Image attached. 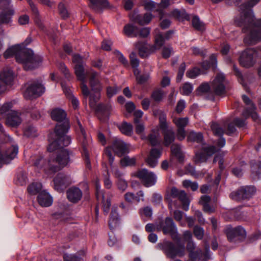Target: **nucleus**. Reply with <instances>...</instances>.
I'll use <instances>...</instances> for the list:
<instances>
[{
	"label": "nucleus",
	"mask_w": 261,
	"mask_h": 261,
	"mask_svg": "<svg viewBox=\"0 0 261 261\" xmlns=\"http://www.w3.org/2000/svg\"><path fill=\"white\" fill-rule=\"evenodd\" d=\"M72 61L75 64V74L77 80L81 82V87L83 94L86 97L90 96V107L95 109L97 117L100 120H105L110 115L112 107L109 104H99L96 106V102L100 98L99 91L101 89L100 83L97 79V73L93 71L85 72L82 65L83 58L79 55H74Z\"/></svg>",
	"instance_id": "nucleus-1"
},
{
	"label": "nucleus",
	"mask_w": 261,
	"mask_h": 261,
	"mask_svg": "<svg viewBox=\"0 0 261 261\" xmlns=\"http://www.w3.org/2000/svg\"><path fill=\"white\" fill-rule=\"evenodd\" d=\"M259 0H251L241 6L242 16L239 20L236 19L237 25L243 27V31L247 33L244 42L248 45L254 44L261 40V19L255 20L251 8Z\"/></svg>",
	"instance_id": "nucleus-2"
},
{
	"label": "nucleus",
	"mask_w": 261,
	"mask_h": 261,
	"mask_svg": "<svg viewBox=\"0 0 261 261\" xmlns=\"http://www.w3.org/2000/svg\"><path fill=\"white\" fill-rule=\"evenodd\" d=\"M4 56L6 59L15 56L16 61L21 63L25 70L37 67L42 61L41 57L34 55L32 50L20 45H15L9 48L4 53Z\"/></svg>",
	"instance_id": "nucleus-3"
},
{
	"label": "nucleus",
	"mask_w": 261,
	"mask_h": 261,
	"mask_svg": "<svg viewBox=\"0 0 261 261\" xmlns=\"http://www.w3.org/2000/svg\"><path fill=\"white\" fill-rule=\"evenodd\" d=\"M52 161L49 162L47 168L55 173L60 171L69 162V153L64 148H48Z\"/></svg>",
	"instance_id": "nucleus-4"
},
{
	"label": "nucleus",
	"mask_w": 261,
	"mask_h": 261,
	"mask_svg": "<svg viewBox=\"0 0 261 261\" xmlns=\"http://www.w3.org/2000/svg\"><path fill=\"white\" fill-rule=\"evenodd\" d=\"M69 128V122L67 121H65L63 125H56L55 132L48 136L49 147H67L69 145L71 139L66 135Z\"/></svg>",
	"instance_id": "nucleus-5"
},
{
	"label": "nucleus",
	"mask_w": 261,
	"mask_h": 261,
	"mask_svg": "<svg viewBox=\"0 0 261 261\" xmlns=\"http://www.w3.org/2000/svg\"><path fill=\"white\" fill-rule=\"evenodd\" d=\"M242 99L244 103L248 106V108L242 114V116L245 119L236 118L232 123L229 124L226 131V133L228 135H231L236 132V128L234 125L239 127L244 126L245 125V119L249 116H250L254 121H256L258 120V117L255 112V108L250 99L246 95H243Z\"/></svg>",
	"instance_id": "nucleus-6"
},
{
	"label": "nucleus",
	"mask_w": 261,
	"mask_h": 261,
	"mask_svg": "<svg viewBox=\"0 0 261 261\" xmlns=\"http://www.w3.org/2000/svg\"><path fill=\"white\" fill-rule=\"evenodd\" d=\"M213 155H215L214 162L218 161L220 169L223 170L224 168L223 166L224 153L220 150V148H201L196 152L195 162L197 164L204 162Z\"/></svg>",
	"instance_id": "nucleus-7"
},
{
	"label": "nucleus",
	"mask_w": 261,
	"mask_h": 261,
	"mask_svg": "<svg viewBox=\"0 0 261 261\" xmlns=\"http://www.w3.org/2000/svg\"><path fill=\"white\" fill-rule=\"evenodd\" d=\"M172 34V32L169 31L165 35V36L160 34L156 35L154 46H150L146 43L138 42L136 44V47L138 49L140 57L142 58L146 57L155 49H159L164 44L165 39H169L170 35Z\"/></svg>",
	"instance_id": "nucleus-8"
},
{
	"label": "nucleus",
	"mask_w": 261,
	"mask_h": 261,
	"mask_svg": "<svg viewBox=\"0 0 261 261\" xmlns=\"http://www.w3.org/2000/svg\"><path fill=\"white\" fill-rule=\"evenodd\" d=\"M226 81L224 75L222 73L218 74L212 82L211 87L207 83L201 84L197 89L198 94L206 93L211 88L217 95L223 94L225 92Z\"/></svg>",
	"instance_id": "nucleus-9"
},
{
	"label": "nucleus",
	"mask_w": 261,
	"mask_h": 261,
	"mask_svg": "<svg viewBox=\"0 0 261 261\" xmlns=\"http://www.w3.org/2000/svg\"><path fill=\"white\" fill-rule=\"evenodd\" d=\"M157 247L163 250L167 257L174 258L176 256L182 257L185 254L184 244H178L175 246L173 243L169 241H164L159 243Z\"/></svg>",
	"instance_id": "nucleus-10"
},
{
	"label": "nucleus",
	"mask_w": 261,
	"mask_h": 261,
	"mask_svg": "<svg viewBox=\"0 0 261 261\" xmlns=\"http://www.w3.org/2000/svg\"><path fill=\"white\" fill-rule=\"evenodd\" d=\"M12 102H6L0 107V115L8 113L6 123L7 125L16 127L22 122L21 114L17 111H10L12 108Z\"/></svg>",
	"instance_id": "nucleus-11"
},
{
	"label": "nucleus",
	"mask_w": 261,
	"mask_h": 261,
	"mask_svg": "<svg viewBox=\"0 0 261 261\" xmlns=\"http://www.w3.org/2000/svg\"><path fill=\"white\" fill-rule=\"evenodd\" d=\"M154 115H159L160 120V127L163 131L164 135L163 144L165 146H168L174 140L175 135L172 129L168 128L166 122V115L160 111H155Z\"/></svg>",
	"instance_id": "nucleus-12"
},
{
	"label": "nucleus",
	"mask_w": 261,
	"mask_h": 261,
	"mask_svg": "<svg viewBox=\"0 0 261 261\" xmlns=\"http://www.w3.org/2000/svg\"><path fill=\"white\" fill-rule=\"evenodd\" d=\"M195 248V245L193 241H188L187 249L189 252V261H195L197 259H201L203 257L205 261L210 258V249L208 245L205 247L206 252L204 254L202 253L201 249L194 251Z\"/></svg>",
	"instance_id": "nucleus-13"
},
{
	"label": "nucleus",
	"mask_w": 261,
	"mask_h": 261,
	"mask_svg": "<svg viewBox=\"0 0 261 261\" xmlns=\"http://www.w3.org/2000/svg\"><path fill=\"white\" fill-rule=\"evenodd\" d=\"M255 192V189L254 187H242L237 191L231 192L230 197L234 200L241 201L250 198L254 194Z\"/></svg>",
	"instance_id": "nucleus-14"
},
{
	"label": "nucleus",
	"mask_w": 261,
	"mask_h": 261,
	"mask_svg": "<svg viewBox=\"0 0 261 261\" xmlns=\"http://www.w3.org/2000/svg\"><path fill=\"white\" fill-rule=\"evenodd\" d=\"M211 63L207 62H204L202 63V70L199 69L197 67H194L188 70L186 73V76L190 79H195L199 75L205 73L204 70L207 69L211 66L215 67L217 63L216 56L215 55H212L210 57Z\"/></svg>",
	"instance_id": "nucleus-15"
},
{
	"label": "nucleus",
	"mask_w": 261,
	"mask_h": 261,
	"mask_svg": "<svg viewBox=\"0 0 261 261\" xmlns=\"http://www.w3.org/2000/svg\"><path fill=\"white\" fill-rule=\"evenodd\" d=\"M136 176L140 180L141 183L146 187L153 186L156 181L155 175L146 169L138 170L136 173Z\"/></svg>",
	"instance_id": "nucleus-16"
},
{
	"label": "nucleus",
	"mask_w": 261,
	"mask_h": 261,
	"mask_svg": "<svg viewBox=\"0 0 261 261\" xmlns=\"http://www.w3.org/2000/svg\"><path fill=\"white\" fill-rule=\"evenodd\" d=\"M225 233L228 240L232 242H236L237 240H243L246 236L245 230L240 226L234 228L228 226L225 229Z\"/></svg>",
	"instance_id": "nucleus-17"
},
{
	"label": "nucleus",
	"mask_w": 261,
	"mask_h": 261,
	"mask_svg": "<svg viewBox=\"0 0 261 261\" xmlns=\"http://www.w3.org/2000/svg\"><path fill=\"white\" fill-rule=\"evenodd\" d=\"M164 234H169L174 240H179L176 226L171 218L167 217L160 226Z\"/></svg>",
	"instance_id": "nucleus-18"
},
{
	"label": "nucleus",
	"mask_w": 261,
	"mask_h": 261,
	"mask_svg": "<svg viewBox=\"0 0 261 261\" xmlns=\"http://www.w3.org/2000/svg\"><path fill=\"white\" fill-rule=\"evenodd\" d=\"M45 90L43 86L39 82L30 84L24 92V97L26 99H31L40 96Z\"/></svg>",
	"instance_id": "nucleus-19"
},
{
	"label": "nucleus",
	"mask_w": 261,
	"mask_h": 261,
	"mask_svg": "<svg viewBox=\"0 0 261 261\" xmlns=\"http://www.w3.org/2000/svg\"><path fill=\"white\" fill-rule=\"evenodd\" d=\"M18 148H0V168L9 164L17 155Z\"/></svg>",
	"instance_id": "nucleus-20"
},
{
	"label": "nucleus",
	"mask_w": 261,
	"mask_h": 261,
	"mask_svg": "<svg viewBox=\"0 0 261 261\" xmlns=\"http://www.w3.org/2000/svg\"><path fill=\"white\" fill-rule=\"evenodd\" d=\"M257 56V53L253 49H247L243 51L240 58V64L245 67H249L252 66Z\"/></svg>",
	"instance_id": "nucleus-21"
},
{
	"label": "nucleus",
	"mask_w": 261,
	"mask_h": 261,
	"mask_svg": "<svg viewBox=\"0 0 261 261\" xmlns=\"http://www.w3.org/2000/svg\"><path fill=\"white\" fill-rule=\"evenodd\" d=\"M71 183V180L68 175L60 173L54 179V189L58 192H62Z\"/></svg>",
	"instance_id": "nucleus-22"
},
{
	"label": "nucleus",
	"mask_w": 261,
	"mask_h": 261,
	"mask_svg": "<svg viewBox=\"0 0 261 261\" xmlns=\"http://www.w3.org/2000/svg\"><path fill=\"white\" fill-rule=\"evenodd\" d=\"M123 31L124 34L128 36H139L141 37H147L150 32V30L148 28H144L142 29L141 30H139L137 28L131 24L126 25L124 27Z\"/></svg>",
	"instance_id": "nucleus-23"
},
{
	"label": "nucleus",
	"mask_w": 261,
	"mask_h": 261,
	"mask_svg": "<svg viewBox=\"0 0 261 261\" xmlns=\"http://www.w3.org/2000/svg\"><path fill=\"white\" fill-rule=\"evenodd\" d=\"M162 153V148H152L145 160L146 163L150 167H155Z\"/></svg>",
	"instance_id": "nucleus-24"
},
{
	"label": "nucleus",
	"mask_w": 261,
	"mask_h": 261,
	"mask_svg": "<svg viewBox=\"0 0 261 261\" xmlns=\"http://www.w3.org/2000/svg\"><path fill=\"white\" fill-rule=\"evenodd\" d=\"M50 161H52V156L50 153L47 161L42 156H40L34 162V165L37 168L43 169L46 174L49 175L53 174L55 173V172H52L49 168H47V165L49 164L48 163Z\"/></svg>",
	"instance_id": "nucleus-25"
},
{
	"label": "nucleus",
	"mask_w": 261,
	"mask_h": 261,
	"mask_svg": "<svg viewBox=\"0 0 261 261\" xmlns=\"http://www.w3.org/2000/svg\"><path fill=\"white\" fill-rule=\"evenodd\" d=\"M95 186L97 199L98 200H101L103 205V211L107 214L111 206V201L108 199H107L106 201H105L104 194L103 191L100 189V186L98 180H97L95 181Z\"/></svg>",
	"instance_id": "nucleus-26"
},
{
	"label": "nucleus",
	"mask_w": 261,
	"mask_h": 261,
	"mask_svg": "<svg viewBox=\"0 0 261 261\" xmlns=\"http://www.w3.org/2000/svg\"><path fill=\"white\" fill-rule=\"evenodd\" d=\"M111 149H113V151L118 156H123L129 152L128 148H107L105 150V154L108 158L111 164L114 161V157Z\"/></svg>",
	"instance_id": "nucleus-27"
},
{
	"label": "nucleus",
	"mask_w": 261,
	"mask_h": 261,
	"mask_svg": "<svg viewBox=\"0 0 261 261\" xmlns=\"http://www.w3.org/2000/svg\"><path fill=\"white\" fill-rule=\"evenodd\" d=\"M82 195L83 193L79 188L73 187L67 191V198L73 203H76L80 200Z\"/></svg>",
	"instance_id": "nucleus-28"
},
{
	"label": "nucleus",
	"mask_w": 261,
	"mask_h": 261,
	"mask_svg": "<svg viewBox=\"0 0 261 261\" xmlns=\"http://www.w3.org/2000/svg\"><path fill=\"white\" fill-rule=\"evenodd\" d=\"M51 118L58 122L57 125H63L65 121L68 122L66 119V114L64 111L60 109H55L51 113Z\"/></svg>",
	"instance_id": "nucleus-29"
},
{
	"label": "nucleus",
	"mask_w": 261,
	"mask_h": 261,
	"mask_svg": "<svg viewBox=\"0 0 261 261\" xmlns=\"http://www.w3.org/2000/svg\"><path fill=\"white\" fill-rule=\"evenodd\" d=\"M130 19L140 25L147 24L151 21L152 15L149 13H147L144 15H138L134 13L130 16Z\"/></svg>",
	"instance_id": "nucleus-30"
},
{
	"label": "nucleus",
	"mask_w": 261,
	"mask_h": 261,
	"mask_svg": "<svg viewBox=\"0 0 261 261\" xmlns=\"http://www.w3.org/2000/svg\"><path fill=\"white\" fill-rule=\"evenodd\" d=\"M13 79L14 74L13 71L10 69H5L0 73V80L5 85L6 87L7 85H11Z\"/></svg>",
	"instance_id": "nucleus-31"
},
{
	"label": "nucleus",
	"mask_w": 261,
	"mask_h": 261,
	"mask_svg": "<svg viewBox=\"0 0 261 261\" xmlns=\"http://www.w3.org/2000/svg\"><path fill=\"white\" fill-rule=\"evenodd\" d=\"M38 201L41 206L48 207L51 205L53 199L48 193L43 191L38 195Z\"/></svg>",
	"instance_id": "nucleus-32"
},
{
	"label": "nucleus",
	"mask_w": 261,
	"mask_h": 261,
	"mask_svg": "<svg viewBox=\"0 0 261 261\" xmlns=\"http://www.w3.org/2000/svg\"><path fill=\"white\" fill-rule=\"evenodd\" d=\"M171 161H177L179 164H183L185 160V155L180 148H172L170 156Z\"/></svg>",
	"instance_id": "nucleus-33"
},
{
	"label": "nucleus",
	"mask_w": 261,
	"mask_h": 261,
	"mask_svg": "<svg viewBox=\"0 0 261 261\" xmlns=\"http://www.w3.org/2000/svg\"><path fill=\"white\" fill-rule=\"evenodd\" d=\"M119 221L120 218L117 210L116 208H113L109 221V225L110 229H113L118 226Z\"/></svg>",
	"instance_id": "nucleus-34"
},
{
	"label": "nucleus",
	"mask_w": 261,
	"mask_h": 261,
	"mask_svg": "<svg viewBox=\"0 0 261 261\" xmlns=\"http://www.w3.org/2000/svg\"><path fill=\"white\" fill-rule=\"evenodd\" d=\"M61 86L65 94L70 99L73 109H77L79 107V102L76 98L72 96L70 89L67 87L63 83H61Z\"/></svg>",
	"instance_id": "nucleus-35"
},
{
	"label": "nucleus",
	"mask_w": 261,
	"mask_h": 261,
	"mask_svg": "<svg viewBox=\"0 0 261 261\" xmlns=\"http://www.w3.org/2000/svg\"><path fill=\"white\" fill-rule=\"evenodd\" d=\"M180 193V191H179L177 188L173 187L171 190L170 192V196L169 197H166V199L168 201V207L170 211V213H171L172 211H173V205H174L175 207H177V206L176 205V204L174 203V201L171 199V197L173 198H178L179 194Z\"/></svg>",
	"instance_id": "nucleus-36"
},
{
	"label": "nucleus",
	"mask_w": 261,
	"mask_h": 261,
	"mask_svg": "<svg viewBox=\"0 0 261 261\" xmlns=\"http://www.w3.org/2000/svg\"><path fill=\"white\" fill-rule=\"evenodd\" d=\"M14 14V10L11 8L4 10L0 14V22L8 23L11 21L12 17Z\"/></svg>",
	"instance_id": "nucleus-37"
},
{
	"label": "nucleus",
	"mask_w": 261,
	"mask_h": 261,
	"mask_svg": "<svg viewBox=\"0 0 261 261\" xmlns=\"http://www.w3.org/2000/svg\"><path fill=\"white\" fill-rule=\"evenodd\" d=\"M90 7L95 11H99L108 6L107 0H89Z\"/></svg>",
	"instance_id": "nucleus-38"
},
{
	"label": "nucleus",
	"mask_w": 261,
	"mask_h": 261,
	"mask_svg": "<svg viewBox=\"0 0 261 261\" xmlns=\"http://www.w3.org/2000/svg\"><path fill=\"white\" fill-rule=\"evenodd\" d=\"M211 197L207 195H203L201 197L199 203L203 206V211L206 213H212L214 208L209 205Z\"/></svg>",
	"instance_id": "nucleus-39"
},
{
	"label": "nucleus",
	"mask_w": 261,
	"mask_h": 261,
	"mask_svg": "<svg viewBox=\"0 0 261 261\" xmlns=\"http://www.w3.org/2000/svg\"><path fill=\"white\" fill-rule=\"evenodd\" d=\"M159 15L161 21L160 24L161 28L166 29L169 27L171 23V21L169 19L170 18L169 14L165 13L162 11L159 13Z\"/></svg>",
	"instance_id": "nucleus-40"
},
{
	"label": "nucleus",
	"mask_w": 261,
	"mask_h": 261,
	"mask_svg": "<svg viewBox=\"0 0 261 261\" xmlns=\"http://www.w3.org/2000/svg\"><path fill=\"white\" fill-rule=\"evenodd\" d=\"M251 169L252 173L258 178H261V162H251Z\"/></svg>",
	"instance_id": "nucleus-41"
},
{
	"label": "nucleus",
	"mask_w": 261,
	"mask_h": 261,
	"mask_svg": "<svg viewBox=\"0 0 261 261\" xmlns=\"http://www.w3.org/2000/svg\"><path fill=\"white\" fill-rule=\"evenodd\" d=\"M169 14L170 17H173L178 20H183L188 18L187 15L185 11H179L177 9H175Z\"/></svg>",
	"instance_id": "nucleus-42"
},
{
	"label": "nucleus",
	"mask_w": 261,
	"mask_h": 261,
	"mask_svg": "<svg viewBox=\"0 0 261 261\" xmlns=\"http://www.w3.org/2000/svg\"><path fill=\"white\" fill-rule=\"evenodd\" d=\"M148 140L152 146L160 144L161 138L158 132H152L148 136Z\"/></svg>",
	"instance_id": "nucleus-43"
},
{
	"label": "nucleus",
	"mask_w": 261,
	"mask_h": 261,
	"mask_svg": "<svg viewBox=\"0 0 261 261\" xmlns=\"http://www.w3.org/2000/svg\"><path fill=\"white\" fill-rule=\"evenodd\" d=\"M182 204V208L185 211H188L189 206V200L187 197L186 193L184 191H180V193L178 197Z\"/></svg>",
	"instance_id": "nucleus-44"
},
{
	"label": "nucleus",
	"mask_w": 261,
	"mask_h": 261,
	"mask_svg": "<svg viewBox=\"0 0 261 261\" xmlns=\"http://www.w3.org/2000/svg\"><path fill=\"white\" fill-rule=\"evenodd\" d=\"M119 129L123 134L130 136L133 133V126L130 123L123 122L120 126Z\"/></svg>",
	"instance_id": "nucleus-45"
},
{
	"label": "nucleus",
	"mask_w": 261,
	"mask_h": 261,
	"mask_svg": "<svg viewBox=\"0 0 261 261\" xmlns=\"http://www.w3.org/2000/svg\"><path fill=\"white\" fill-rule=\"evenodd\" d=\"M42 188L40 182H34L31 184L28 188V192L32 195H35L39 192Z\"/></svg>",
	"instance_id": "nucleus-46"
},
{
	"label": "nucleus",
	"mask_w": 261,
	"mask_h": 261,
	"mask_svg": "<svg viewBox=\"0 0 261 261\" xmlns=\"http://www.w3.org/2000/svg\"><path fill=\"white\" fill-rule=\"evenodd\" d=\"M203 139L202 135L200 133H195L194 132H190L188 136V140L189 141L196 142L200 143Z\"/></svg>",
	"instance_id": "nucleus-47"
},
{
	"label": "nucleus",
	"mask_w": 261,
	"mask_h": 261,
	"mask_svg": "<svg viewBox=\"0 0 261 261\" xmlns=\"http://www.w3.org/2000/svg\"><path fill=\"white\" fill-rule=\"evenodd\" d=\"M134 73L135 75L136 76V80L138 83L143 84L146 81H147L149 78V74H145L142 75L139 74V71L138 69H134Z\"/></svg>",
	"instance_id": "nucleus-48"
},
{
	"label": "nucleus",
	"mask_w": 261,
	"mask_h": 261,
	"mask_svg": "<svg viewBox=\"0 0 261 261\" xmlns=\"http://www.w3.org/2000/svg\"><path fill=\"white\" fill-rule=\"evenodd\" d=\"M173 121L178 129L184 128L188 123V119L187 118H175Z\"/></svg>",
	"instance_id": "nucleus-49"
},
{
	"label": "nucleus",
	"mask_w": 261,
	"mask_h": 261,
	"mask_svg": "<svg viewBox=\"0 0 261 261\" xmlns=\"http://www.w3.org/2000/svg\"><path fill=\"white\" fill-rule=\"evenodd\" d=\"M192 24L193 27L196 30L203 31L204 29V24L200 21L199 18L197 16H194L193 18Z\"/></svg>",
	"instance_id": "nucleus-50"
},
{
	"label": "nucleus",
	"mask_w": 261,
	"mask_h": 261,
	"mask_svg": "<svg viewBox=\"0 0 261 261\" xmlns=\"http://www.w3.org/2000/svg\"><path fill=\"white\" fill-rule=\"evenodd\" d=\"M24 134L27 137H34L37 136V130L34 126L30 125L24 128Z\"/></svg>",
	"instance_id": "nucleus-51"
},
{
	"label": "nucleus",
	"mask_w": 261,
	"mask_h": 261,
	"mask_svg": "<svg viewBox=\"0 0 261 261\" xmlns=\"http://www.w3.org/2000/svg\"><path fill=\"white\" fill-rule=\"evenodd\" d=\"M182 185L186 188H190L193 191L197 190L198 188L197 182H192L190 180H184L182 182Z\"/></svg>",
	"instance_id": "nucleus-52"
},
{
	"label": "nucleus",
	"mask_w": 261,
	"mask_h": 261,
	"mask_svg": "<svg viewBox=\"0 0 261 261\" xmlns=\"http://www.w3.org/2000/svg\"><path fill=\"white\" fill-rule=\"evenodd\" d=\"M193 90L192 85L188 83H185L182 87L180 90V92L182 94L188 95L191 93Z\"/></svg>",
	"instance_id": "nucleus-53"
},
{
	"label": "nucleus",
	"mask_w": 261,
	"mask_h": 261,
	"mask_svg": "<svg viewBox=\"0 0 261 261\" xmlns=\"http://www.w3.org/2000/svg\"><path fill=\"white\" fill-rule=\"evenodd\" d=\"M116 185L118 189L122 192L125 191L128 186L127 182L123 178L117 179Z\"/></svg>",
	"instance_id": "nucleus-54"
},
{
	"label": "nucleus",
	"mask_w": 261,
	"mask_h": 261,
	"mask_svg": "<svg viewBox=\"0 0 261 261\" xmlns=\"http://www.w3.org/2000/svg\"><path fill=\"white\" fill-rule=\"evenodd\" d=\"M82 154L85 160L86 168L89 169H91V164L89 160V152L87 148H84Z\"/></svg>",
	"instance_id": "nucleus-55"
},
{
	"label": "nucleus",
	"mask_w": 261,
	"mask_h": 261,
	"mask_svg": "<svg viewBox=\"0 0 261 261\" xmlns=\"http://www.w3.org/2000/svg\"><path fill=\"white\" fill-rule=\"evenodd\" d=\"M120 163L122 166H131L135 164V160L134 158L125 156L121 160Z\"/></svg>",
	"instance_id": "nucleus-56"
},
{
	"label": "nucleus",
	"mask_w": 261,
	"mask_h": 261,
	"mask_svg": "<svg viewBox=\"0 0 261 261\" xmlns=\"http://www.w3.org/2000/svg\"><path fill=\"white\" fill-rule=\"evenodd\" d=\"M164 96V93L163 90L161 89H157L154 91L152 94V98L155 101L161 100Z\"/></svg>",
	"instance_id": "nucleus-57"
},
{
	"label": "nucleus",
	"mask_w": 261,
	"mask_h": 261,
	"mask_svg": "<svg viewBox=\"0 0 261 261\" xmlns=\"http://www.w3.org/2000/svg\"><path fill=\"white\" fill-rule=\"evenodd\" d=\"M173 53L172 47L169 46H165L162 49V55L164 58L167 59L170 57Z\"/></svg>",
	"instance_id": "nucleus-58"
},
{
	"label": "nucleus",
	"mask_w": 261,
	"mask_h": 261,
	"mask_svg": "<svg viewBox=\"0 0 261 261\" xmlns=\"http://www.w3.org/2000/svg\"><path fill=\"white\" fill-rule=\"evenodd\" d=\"M211 129L215 135L221 136L223 133V129L216 123H213L211 124Z\"/></svg>",
	"instance_id": "nucleus-59"
},
{
	"label": "nucleus",
	"mask_w": 261,
	"mask_h": 261,
	"mask_svg": "<svg viewBox=\"0 0 261 261\" xmlns=\"http://www.w3.org/2000/svg\"><path fill=\"white\" fill-rule=\"evenodd\" d=\"M120 87H109L107 88V95L109 97H111L114 95L116 94L118 92L120 91Z\"/></svg>",
	"instance_id": "nucleus-60"
},
{
	"label": "nucleus",
	"mask_w": 261,
	"mask_h": 261,
	"mask_svg": "<svg viewBox=\"0 0 261 261\" xmlns=\"http://www.w3.org/2000/svg\"><path fill=\"white\" fill-rule=\"evenodd\" d=\"M194 234L197 239L201 240L204 235V230L200 227L195 226L194 228Z\"/></svg>",
	"instance_id": "nucleus-61"
},
{
	"label": "nucleus",
	"mask_w": 261,
	"mask_h": 261,
	"mask_svg": "<svg viewBox=\"0 0 261 261\" xmlns=\"http://www.w3.org/2000/svg\"><path fill=\"white\" fill-rule=\"evenodd\" d=\"M81 258L76 254H65L64 255V261H81Z\"/></svg>",
	"instance_id": "nucleus-62"
},
{
	"label": "nucleus",
	"mask_w": 261,
	"mask_h": 261,
	"mask_svg": "<svg viewBox=\"0 0 261 261\" xmlns=\"http://www.w3.org/2000/svg\"><path fill=\"white\" fill-rule=\"evenodd\" d=\"M140 213L141 216H144L149 218L152 215V210L151 207L146 206L140 210Z\"/></svg>",
	"instance_id": "nucleus-63"
},
{
	"label": "nucleus",
	"mask_w": 261,
	"mask_h": 261,
	"mask_svg": "<svg viewBox=\"0 0 261 261\" xmlns=\"http://www.w3.org/2000/svg\"><path fill=\"white\" fill-rule=\"evenodd\" d=\"M130 59V64L133 68L137 69L136 67L139 65V60L136 58V55L134 53H132L129 55Z\"/></svg>",
	"instance_id": "nucleus-64"
}]
</instances>
